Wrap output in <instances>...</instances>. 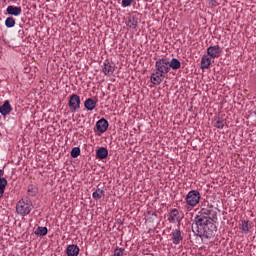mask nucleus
I'll return each mask as SVG.
<instances>
[{
	"mask_svg": "<svg viewBox=\"0 0 256 256\" xmlns=\"http://www.w3.org/2000/svg\"><path fill=\"white\" fill-rule=\"evenodd\" d=\"M27 193L30 197H35L39 193V188L36 185L30 184L28 185Z\"/></svg>",
	"mask_w": 256,
	"mask_h": 256,
	"instance_id": "obj_23",
	"label": "nucleus"
},
{
	"mask_svg": "<svg viewBox=\"0 0 256 256\" xmlns=\"http://www.w3.org/2000/svg\"><path fill=\"white\" fill-rule=\"evenodd\" d=\"M96 128L99 133H105L109 129V122L105 118H101L96 122Z\"/></svg>",
	"mask_w": 256,
	"mask_h": 256,
	"instance_id": "obj_11",
	"label": "nucleus"
},
{
	"mask_svg": "<svg viewBox=\"0 0 256 256\" xmlns=\"http://www.w3.org/2000/svg\"><path fill=\"white\" fill-rule=\"evenodd\" d=\"M197 232V236L202 239H213L217 233V226L213 223V219L205 213L200 212L194 219L192 230Z\"/></svg>",
	"mask_w": 256,
	"mask_h": 256,
	"instance_id": "obj_1",
	"label": "nucleus"
},
{
	"mask_svg": "<svg viewBox=\"0 0 256 256\" xmlns=\"http://www.w3.org/2000/svg\"><path fill=\"white\" fill-rule=\"evenodd\" d=\"M13 111V107L11 106V102L9 100L4 101L3 105L0 106V114L2 117H7Z\"/></svg>",
	"mask_w": 256,
	"mask_h": 256,
	"instance_id": "obj_10",
	"label": "nucleus"
},
{
	"mask_svg": "<svg viewBox=\"0 0 256 256\" xmlns=\"http://www.w3.org/2000/svg\"><path fill=\"white\" fill-rule=\"evenodd\" d=\"M92 197L95 201H99V199L105 197V190H101L100 188L96 189L92 193Z\"/></svg>",
	"mask_w": 256,
	"mask_h": 256,
	"instance_id": "obj_22",
	"label": "nucleus"
},
{
	"mask_svg": "<svg viewBox=\"0 0 256 256\" xmlns=\"http://www.w3.org/2000/svg\"><path fill=\"white\" fill-rule=\"evenodd\" d=\"M172 242L174 245H179L183 241V236L181 235V230L175 229L172 231Z\"/></svg>",
	"mask_w": 256,
	"mask_h": 256,
	"instance_id": "obj_17",
	"label": "nucleus"
},
{
	"mask_svg": "<svg viewBox=\"0 0 256 256\" xmlns=\"http://www.w3.org/2000/svg\"><path fill=\"white\" fill-rule=\"evenodd\" d=\"M124 23L129 29H137L139 24L138 18L136 16H128L125 18Z\"/></svg>",
	"mask_w": 256,
	"mask_h": 256,
	"instance_id": "obj_12",
	"label": "nucleus"
},
{
	"mask_svg": "<svg viewBox=\"0 0 256 256\" xmlns=\"http://www.w3.org/2000/svg\"><path fill=\"white\" fill-rule=\"evenodd\" d=\"M84 107L87 111H93L97 107V101L93 100V98H88L84 102Z\"/></svg>",
	"mask_w": 256,
	"mask_h": 256,
	"instance_id": "obj_20",
	"label": "nucleus"
},
{
	"mask_svg": "<svg viewBox=\"0 0 256 256\" xmlns=\"http://www.w3.org/2000/svg\"><path fill=\"white\" fill-rule=\"evenodd\" d=\"M214 127H216V129H223V127H225V120L221 118L216 119Z\"/></svg>",
	"mask_w": 256,
	"mask_h": 256,
	"instance_id": "obj_27",
	"label": "nucleus"
},
{
	"mask_svg": "<svg viewBox=\"0 0 256 256\" xmlns=\"http://www.w3.org/2000/svg\"><path fill=\"white\" fill-rule=\"evenodd\" d=\"M102 71H103L104 75L111 77V75H113V73H115V65L106 60L103 64Z\"/></svg>",
	"mask_w": 256,
	"mask_h": 256,
	"instance_id": "obj_8",
	"label": "nucleus"
},
{
	"mask_svg": "<svg viewBox=\"0 0 256 256\" xmlns=\"http://www.w3.org/2000/svg\"><path fill=\"white\" fill-rule=\"evenodd\" d=\"M165 79V74L158 72L157 70L151 74L150 81L154 85H161Z\"/></svg>",
	"mask_w": 256,
	"mask_h": 256,
	"instance_id": "obj_7",
	"label": "nucleus"
},
{
	"mask_svg": "<svg viewBox=\"0 0 256 256\" xmlns=\"http://www.w3.org/2000/svg\"><path fill=\"white\" fill-rule=\"evenodd\" d=\"M222 51L223 50L221 49V46H219V45L209 46L207 48V55L211 59H219V57H221Z\"/></svg>",
	"mask_w": 256,
	"mask_h": 256,
	"instance_id": "obj_6",
	"label": "nucleus"
},
{
	"mask_svg": "<svg viewBox=\"0 0 256 256\" xmlns=\"http://www.w3.org/2000/svg\"><path fill=\"white\" fill-rule=\"evenodd\" d=\"M79 251H81L79 249V246H77L75 244H70L66 248V255L67 256H79Z\"/></svg>",
	"mask_w": 256,
	"mask_h": 256,
	"instance_id": "obj_16",
	"label": "nucleus"
},
{
	"mask_svg": "<svg viewBox=\"0 0 256 256\" xmlns=\"http://www.w3.org/2000/svg\"><path fill=\"white\" fill-rule=\"evenodd\" d=\"M5 175V170L0 169V199L5 195V188L7 187V179L3 177Z\"/></svg>",
	"mask_w": 256,
	"mask_h": 256,
	"instance_id": "obj_13",
	"label": "nucleus"
},
{
	"mask_svg": "<svg viewBox=\"0 0 256 256\" xmlns=\"http://www.w3.org/2000/svg\"><path fill=\"white\" fill-rule=\"evenodd\" d=\"M133 0H122V7H131Z\"/></svg>",
	"mask_w": 256,
	"mask_h": 256,
	"instance_id": "obj_29",
	"label": "nucleus"
},
{
	"mask_svg": "<svg viewBox=\"0 0 256 256\" xmlns=\"http://www.w3.org/2000/svg\"><path fill=\"white\" fill-rule=\"evenodd\" d=\"M185 201L187 211H191V209L197 207L201 202V193L198 190H191L187 193Z\"/></svg>",
	"mask_w": 256,
	"mask_h": 256,
	"instance_id": "obj_2",
	"label": "nucleus"
},
{
	"mask_svg": "<svg viewBox=\"0 0 256 256\" xmlns=\"http://www.w3.org/2000/svg\"><path fill=\"white\" fill-rule=\"evenodd\" d=\"M5 26H6L8 29H11L12 27H15V18H13V17H8V18H6V20H5Z\"/></svg>",
	"mask_w": 256,
	"mask_h": 256,
	"instance_id": "obj_26",
	"label": "nucleus"
},
{
	"mask_svg": "<svg viewBox=\"0 0 256 256\" xmlns=\"http://www.w3.org/2000/svg\"><path fill=\"white\" fill-rule=\"evenodd\" d=\"M107 155H109V151L105 147H101L96 151V159H107Z\"/></svg>",
	"mask_w": 256,
	"mask_h": 256,
	"instance_id": "obj_21",
	"label": "nucleus"
},
{
	"mask_svg": "<svg viewBox=\"0 0 256 256\" xmlns=\"http://www.w3.org/2000/svg\"><path fill=\"white\" fill-rule=\"evenodd\" d=\"M33 210V203L29 199H22L16 205V211L21 217H26Z\"/></svg>",
	"mask_w": 256,
	"mask_h": 256,
	"instance_id": "obj_3",
	"label": "nucleus"
},
{
	"mask_svg": "<svg viewBox=\"0 0 256 256\" xmlns=\"http://www.w3.org/2000/svg\"><path fill=\"white\" fill-rule=\"evenodd\" d=\"M70 155L73 159H77V157H79V155H81V148H79V147L72 148Z\"/></svg>",
	"mask_w": 256,
	"mask_h": 256,
	"instance_id": "obj_25",
	"label": "nucleus"
},
{
	"mask_svg": "<svg viewBox=\"0 0 256 256\" xmlns=\"http://www.w3.org/2000/svg\"><path fill=\"white\" fill-rule=\"evenodd\" d=\"M6 12L8 13V15L19 17V15L23 13V9L20 6H8Z\"/></svg>",
	"mask_w": 256,
	"mask_h": 256,
	"instance_id": "obj_14",
	"label": "nucleus"
},
{
	"mask_svg": "<svg viewBox=\"0 0 256 256\" xmlns=\"http://www.w3.org/2000/svg\"><path fill=\"white\" fill-rule=\"evenodd\" d=\"M183 218L179 215V210L176 208L172 209L168 216V221L170 223H181Z\"/></svg>",
	"mask_w": 256,
	"mask_h": 256,
	"instance_id": "obj_9",
	"label": "nucleus"
},
{
	"mask_svg": "<svg viewBox=\"0 0 256 256\" xmlns=\"http://www.w3.org/2000/svg\"><path fill=\"white\" fill-rule=\"evenodd\" d=\"M49 230H47V227H41L39 226L35 231V235H37L38 237H45V235H47Z\"/></svg>",
	"mask_w": 256,
	"mask_h": 256,
	"instance_id": "obj_24",
	"label": "nucleus"
},
{
	"mask_svg": "<svg viewBox=\"0 0 256 256\" xmlns=\"http://www.w3.org/2000/svg\"><path fill=\"white\" fill-rule=\"evenodd\" d=\"M211 67V58L207 55L202 56L201 62H200V69H209Z\"/></svg>",
	"mask_w": 256,
	"mask_h": 256,
	"instance_id": "obj_18",
	"label": "nucleus"
},
{
	"mask_svg": "<svg viewBox=\"0 0 256 256\" xmlns=\"http://www.w3.org/2000/svg\"><path fill=\"white\" fill-rule=\"evenodd\" d=\"M68 107H70L72 111H77V109H81V98L79 97V95L72 94L70 96Z\"/></svg>",
	"mask_w": 256,
	"mask_h": 256,
	"instance_id": "obj_5",
	"label": "nucleus"
},
{
	"mask_svg": "<svg viewBox=\"0 0 256 256\" xmlns=\"http://www.w3.org/2000/svg\"><path fill=\"white\" fill-rule=\"evenodd\" d=\"M125 255V248H116L114 250V256H123Z\"/></svg>",
	"mask_w": 256,
	"mask_h": 256,
	"instance_id": "obj_28",
	"label": "nucleus"
},
{
	"mask_svg": "<svg viewBox=\"0 0 256 256\" xmlns=\"http://www.w3.org/2000/svg\"><path fill=\"white\" fill-rule=\"evenodd\" d=\"M155 69L158 71V73H161L162 75H167L169 73V58H159L155 62Z\"/></svg>",
	"mask_w": 256,
	"mask_h": 256,
	"instance_id": "obj_4",
	"label": "nucleus"
},
{
	"mask_svg": "<svg viewBox=\"0 0 256 256\" xmlns=\"http://www.w3.org/2000/svg\"><path fill=\"white\" fill-rule=\"evenodd\" d=\"M251 229H253V225L249 222V220H241L240 223V231L241 233H244V235H247Z\"/></svg>",
	"mask_w": 256,
	"mask_h": 256,
	"instance_id": "obj_15",
	"label": "nucleus"
},
{
	"mask_svg": "<svg viewBox=\"0 0 256 256\" xmlns=\"http://www.w3.org/2000/svg\"><path fill=\"white\" fill-rule=\"evenodd\" d=\"M169 69H173V71H177V69H181V62L177 58H172L168 60Z\"/></svg>",
	"mask_w": 256,
	"mask_h": 256,
	"instance_id": "obj_19",
	"label": "nucleus"
}]
</instances>
